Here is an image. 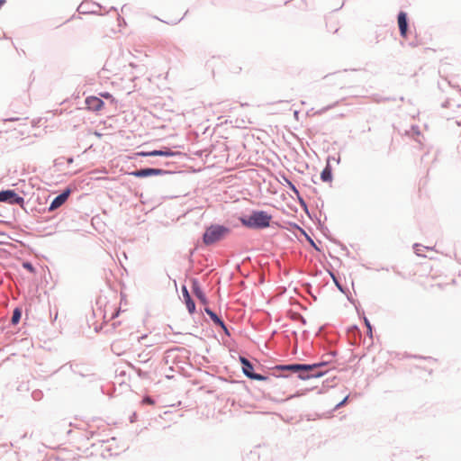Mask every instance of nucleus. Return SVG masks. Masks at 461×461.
Here are the masks:
<instances>
[{
    "label": "nucleus",
    "instance_id": "obj_1",
    "mask_svg": "<svg viewBox=\"0 0 461 461\" xmlns=\"http://www.w3.org/2000/svg\"><path fill=\"white\" fill-rule=\"evenodd\" d=\"M323 366H324V363H319V364H313V365L294 364V365L276 366L274 369L298 373V376L301 379L305 380V379L321 376L323 375V372L318 371V369Z\"/></svg>",
    "mask_w": 461,
    "mask_h": 461
},
{
    "label": "nucleus",
    "instance_id": "obj_2",
    "mask_svg": "<svg viewBox=\"0 0 461 461\" xmlns=\"http://www.w3.org/2000/svg\"><path fill=\"white\" fill-rule=\"evenodd\" d=\"M123 22V19L117 13H113L107 16L101 17L98 21V26L105 35H108L109 33L119 32L122 27Z\"/></svg>",
    "mask_w": 461,
    "mask_h": 461
},
{
    "label": "nucleus",
    "instance_id": "obj_3",
    "mask_svg": "<svg viewBox=\"0 0 461 461\" xmlns=\"http://www.w3.org/2000/svg\"><path fill=\"white\" fill-rule=\"evenodd\" d=\"M229 230L223 226L212 225L206 229L203 240L206 245L213 244L227 235Z\"/></svg>",
    "mask_w": 461,
    "mask_h": 461
},
{
    "label": "nucleus",
    "instance_id": "obj_4",
    "mask_svg": "<svg viewBox=\"0 0 461 461\" xmlns=\"http://www.w3.org/2000/svg\"><path fill=\"white\" fill-rule=\"evenodd\" d=\"M270 221L271 216L263 211L254 212L249 218L250 223L258 228L268 227Z\"/></svg>",
    "mask_w": 461,
    "mask_h": 461
},
{
    "label": "nucleus",
    "instance_id": "obj_5",
    "mask_svg": "<svg viewBox=\"0 0 461 461\" xmlns=\"http://www.w3.org/2000/svg\"><path fill=\"white\" fill-rule=\"evenodd\" d=\"M0 202L23 205L24 199L22 196H19L14 190H5L0 192Z\"/></svg>",
    "mask_w": 461,
    "mask_h": 461
},
{
    "label": "nucleus",
    "instance_id": "obj_6",
    "mask_svg": "<svg viewBox=\"0 0 461 461\" xmlns=\"http://www.w3.org/2000/svg\"><path fill=\"white\" fill-rule=\"evenodd\" d=\"M240 362L242 364V370L248 377L257 381H265L267 379V377L252 372L253 366L247 358L240 357Z\"/></svg>",
    "mask_w": 461,
    "mask_h": 461
},
{
    "label": "nucleus",
    "instance_id": "obj_7",
    "mask_svg": "<svg viewBox=\"0 0 461 461\" xmlns=\"http://www.w3.org/2000/svg\"><path fill=\"white\" fill-rule=\"evenodd\" d=\"M178 154H179L178 152H174V151L170 150V149L165 148L164 149H161V150L137 152L136 156H140V157H158V156H160V157H173V156H176V155H178Z\"/></svg>",
    "mask_w": 461,
    "mask_h": 461
},
{
    "label": "nucleus",
    "instance_id": "obj_8",
    "mask_svg": "<svg viewBox=\"0 0 461 461\" xmlns=\"http://www.w3.org/2000/svg\"><path fill=\"white\" fill-rule=\"evenodd\" d=\"M86 108L93 112H98L103 109L104 103L96 96H88L86 98Z\"/></svg>",
    "mask_w": 461,
    "mask_h": 461
},
{
    "label": "nucleus",
    "instance_id": "obj_9",
    "mask_svg": "<svg viewBox=\"0 0 461 461\" xmlns=\"http://www.w3.org/2000/svg\"><path fill=\"white\" fill-rule=\"evenodd\" d=\"M165 173L163 169L160 168H143L140 170H136L131 173V175L136 177H146L150 176H161Z\"/></svg>",
    "mask_w": 461,
    "mask_h": 461
},
{
    "label": "nucleus",
    "instance_id": "obj_10",
    "mask_svg": "<svg viewBox=\"0 0 461 461\" xmlns=\"http://www.w3.org/2000/svg\"><path fill=\"white\" fill-rule=\"evenodd\" d=\"M398 25H399L401 36L403 38H406L408 23H407V15L404 12H400L398 14Z\"/></svg>",
    "mask_w": 461,
    "mask_h": 461
},
{
    "label": "nucleus",
    "instance_id": "obj_11",
    "mask_svg": "<svg viewBox=\"0 0 461 461\" xmlns=\"http://www.w3.org/2000/svg\"><path fill=\"white\" fill-rule=\"evenodd\" d=\"M69 194H70V191L66 190L65 192H63L62 194L58 195L50 203V210L53 211V210L59 208V206H61L67 201Z\"/></svg>",
    "mask_w": 461,
    "mask_h": 461
},
{
    "label": "nucleus",
    "instance_id": "obj_12",
    "mask_svg": "<svg viewBox=\"0 0 461 461\" xmlns=\"http://www.w3.org/2000/svg\"><path fill=\"white\" fill-rule=\"evenodd\" d=\"M183 296L185 301V304L187 307V310L190 313H194L195 311V304L194 302L191 299L190 294L186 289V287H183Z\"/></svg>",
    "mask_w": 461,
    "mask_h": 461
},
{
    "label": "nucleus",
    "instance_id": "obj_13",
    "mask_svg": "<svg viewBox=\"0 0 461 461\" xmlns=\"http://www.w3.org/2000/svg\"><path fill=\"white\" fill-rule=\"evenodd\" d=\"M205 312L210 316L212 321L216 324L226 330V327L223 323V321L217 316L216 313H214L212 310L209 308H205Z\"/></svg>",
    "mask_w": 461,
    "mask_h": 461
},
{
    "label": "nucleus",
    "instance_id": "obj_14",
    "mask_svg": "<svg viewBox=\"0 0 461 461\" xmlns=\"http://www.w3.org/2000/svg\"><path fill=\"white\" fill-rule=\"evenodd\" d=\"M321 179L324 181V182H328V181H330L331 180V170L330 167H325L321 174Z\"/></svg>",
    "mask_w": 461,
    "mask_h": 461
},
{
    "label": "nucleus",
    "instance_id": "obj_15",
    "mask_svg": "<svg viewBox=\"0 0 461 461\" xmlns=\"http://www.w3.org/2000/svg\"><path fill=\"white\" fill-rule=\"evenodd\" d=\"M194 294H195V295H196L199 299H201L203 302H204V301H205V298H204V296H203V294L202 293V291H201L200 287L198 286V285H197V284H195V283L194 284Z\"/></svg>",
    "mask_w": 461,
    "mask_h": 461
},
{
    "label": "nucleus",
    "instance_id": "obj_16",
    "mask_svg": "<svg viewBox=\"0 0 461 461\" xmlns=\"http://www.w3.org/2000/svg\"><path fill=\"white\" fill-rule=\"evenodd\" d=\"M20 318H21V312H20L19 309H15L14 311V313H13V316H12V322L14 324L18 323V321H20Z\"/></svg>",
    "mask_w": 461,
    "mask_h": 461
},
{
    "label": "nucleus",
    "instance_id": "obj_17",
    "mask_svg": "<svg viewBox=\"0 0 461 461\" xmlns=\"http://www.w3.org/2000/svg\"><path fill=\"white\" fill-rule=\"evenodd\" d=\"M142 403L143 404H149V405H154L155 404V402L153 399H151L149 396H147L145 397L143 400H142Z\"/></svg>",
    "mask_w": 461,
    "mask_h": 461
},
{
    "label": "nucleus",
    "instance_id": "obj_18",
    "mask_svg": "<svg viewBox=\"0 0 461 461\" xmlns=\"http://www.w3.org/2000/svg\"><path fill=\"white\" fill-rule=\"evenodd\" d=\"M100 95L105 99H113V95L110 93H101Z\"/></svg>",
    "mask_w": 461,
    "mask_h": 461
},
{
    "label": "nucleus",
    "instance_id": "obj_19",
    "mask_svg": "<svg viewBox=\"0 0 461 461\" xmlns=\"http://www.w3.org/2000/svg\"><path fill=\"white\" fill-rule=\"evenodd\" d=\"M365 323H366V326L368 329L369 333L371 334L372 333L371 325H370V322L368 321V320L366 318H365Z\"/></svg>",
    "mask_w": 461,
    "mask_h": 461
},
{
    "label": "nucleus",
    "instance_id": "obj_20",
    "mask_svg": "<svg viewBox=\"0 0 461 461\" xmlns=\"http://www.w3.org/2000/svg\"><path fill=\"white\" fill-rule=\"evenodd\" d=\"M187 12H188V11L186 10L185 13L181 14L176 18V20H177V21H180V20H181V19H182L185 14H187Z\"/></svg>",
    "mask_w": 461,
    "mask_h": 461
},
{
    "label": "nucleus",
    "instance_id": "obj_21",
    "mask_svg": "<svg viewBox=\"0 0 461 461\" xmlns=\"http://www.w3.org/2000/svg\"><path fill=\"white\" fill-rule=\"evenodd\" d=\"M24 266H25V267H27V268H30V269L32 268V267H31V266H30L29 264H26V265H24Z\"/></svg>",
    "mask_w": 461,
    "mask_h": 461
},
{
    "label": "nucleus",
    "instance_id": "obj_22",
    "mask_svg": "<svg viewBox=\"0 0 461 461\" xmlns=\"http://www.w3.org/2000/svg\"><path fill=\"white\" fill-rule=\"evenodd\" d=\"M145 338H146V336H141V337L139 339V340L143 339H145Z\"/></svg>",
    "mask_w": 461,
    "mask_h": 461
},
{
    "label": "nucleus",
    "instance_id": "obj_23",
    "mask_svg": "<svg viewBox=\"0 0 461 461\" xmlns=\"http://www.w3.org/2000/svg\"><path fill=\"white\" fill-rule=\"evenodd\" d=\"M116 316H118V312L114 315H113V318H114Z\"/></svg>",
    "mask_w": 461,
    "mask_h": 461
}]
</instances>
